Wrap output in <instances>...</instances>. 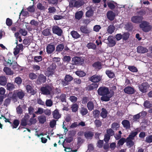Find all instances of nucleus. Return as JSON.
Returning a JSON list of instances; mask_svg holds the SVG:
<instances>
[{
	"instance_id": "1",
	"label": "nucleus",
	"mask_w": 152,
	"mask_h": 152,
	"mask_svg": "<svg viewBox=\"0 0 152 152\" xmlns=\"http://www.w3.org/2000/svg\"><path fill=\"white\" fill-rule=\"evenodd\" d=\"M84 2L83 0H72L69 3V5L71 7H79L83 5Z\"/></svg>"
},
{
	"instance_id": "2",
	"label": "nucleus",
	"mask_w": 152,
	"mask_h": 152,
	"mask_svg": "<svg viewBox=\"0 0 152 152\" xmlns=\"http://www.w3.org/2000/svg\"><path fill=\"white\" fill-rule=\"evenodd\" d=\"M140 26L142 30L145 32L150 31L152 28V27L150 24L146 21H143L140 24Z\"/></svg>"
},
{
	"instance_id": "3",
	"label": "nucleus",
	"mask_w": 152,
	"mask_h": 152,
	"mask_svg": "<svg viewBox=\"0 0 152 152\" xmlns=\"http://www.w3.org/2000/svg\"><path fill=\"white\" fill-rule=\"evenodd\" d=\"M53 89V87L49 86H47L41 88V90L42 93L44 95L50 94Z\"/></svg>"
},
{
	"instance_id": "4",
	"label": "nucleus",
	"mask_w": 152,
	"mask_h": 152,
	"mask_svg": "<svg viewBox=\"0 0 152 152\" xmlns=\"http://www.w3.org/2000/svg\"><path fill=\"white\" fill-rule=\"evenodd\" d=\"M56 65L52 64L48 68L47 71L45 73V75L48 76L52 75L54 73V71L56 69Z\"/></svg>"
},
{
	"instance_id": "5",
	"label": "nucleus",
	"mask_w": 152,
	"mask_h": 152,
	"mask_svg": "<svg viewBox=\"0 0 152 152\" xmlns=\"http://www.w3.org/2000/svg\"><path fill=\"white\" fill-rule=\"evenodd\" d=\"M149 87V85L147 83H143L139 86V90L143 93L146 92Z\"/></svg>"
},
{
	"instance_id": "6",
	"label": "nucleus",
	"mask_w": 152,
	"mask_h": 152,
	"mask_svg": "<svg viewBox=\"0 0 152 152\" xmlns=\"http://www.w3.org/2000/svg\"><path fill=\"white\" fill-rule=\"evenodd\" d=\"M84 59L82 57L75 56L72 58V64L75 65L81 64L84 61Z\"/></svg>"
},
{
	"instance_id": "7",
	"label": "nucleus",
	"mask_w": 152,
	"mask_h": 152,
	"mask_svg": "<svg viewBox=\"0 0 152 152\" xmlns=\"http://www.w3.org/2000/svg\"><path fill=\"white\" fill-rule=\"evenodd\" d=\"M98 93L99 95L102 96L106 95L110 93V92L109 91V89L107 88L103 87H101L98 89Z\"/></svg>"
},
{
	"instance_id": "8",
	"label": "nucleus",
	"mask_w": 152,
	"mask_h": 152,
	"mask_svg": "<svg viewBox=\"0 0 152 152\" xmlns=\"http://www.w3.org/2000/svg\"><path fill=\"white\" fill-rule=\"evenodd\" d=\"M113 95V92H110L106 95H102V96L101 98V99L103 101L107 102L110 100V98Z\"/></svg>"
},
{
	"instance_id": "9",
	"label": "nucleus",
	"mask_w": 152,
	"mask_h": 152,
	"mask_svg": "<svg viewBox=\"0 0 152 152\" xmlns=\"http://www.w3.org/2000/svg\"><path fill=\"white\" fill-rule=\"evenodd\" d=\"M53 32L58 36H60L62 35V30L57 26H55L52 28Z\"/></svg>"
},
{
	"instance_id": "10",
	"label": "nucleus",
	"mask_w": 152,
	"mask_h": 152,
	"mask_svg": "<svg viewBox=\"0 0 152 152\" xmlns=\"http://www.w3.org/2000/svg\"><path fill=\"white\" fill-rule=\"evenodd\" d=\"M102 79V77L100 75H94L90 78V80L94 83H97L100 81Z\"/></svg>"
},
{
	"instance_id": "11",
	"label": "nucleus",
	"mask_w": 152,
	"mask_h": 152,
	"mask_svg": "<svg viewBox=\"0 0 152 152\" xmlns=\"http://www.w3.org/2000/svg\"><path fill=\"white\" fill-rule=\"evenodd\" d=\"M23 49V45L22 44H20L17 45L16 47L14 48L13 52L15 56L18 54L20 50H22Z\"/></svg>"
},
{
	"instance_id": "12",
	"label": "nucleus",
	"mask_w": 152,
	"mask_h": 152,
	"mask_svg": "<svg viewBox=\"0 0 152 152\" xmlns=\"http://www.w3.org/2000/svg\"><path fill=\"white\" fill-rule=\"evenodd\" d=\"M115 13L112 11H109L107 13V16L108 19L110 20H113L115 16Z\"/></svg>"
},
{
	"instance_id": "13",
	"label": "nucleus",
	"mask_w": 152,
	"mask_h": 152,
	"mask_svg": "<svg viewBox=\"0 0 152 152\" xmlns=\"http://www.w3.org/2000/svg\"><path fill=\"white\" fill-rule=\"evenodd\" d=\"M137 51L139 53H147L148 50L145 47L142 46H139L137 47Z\"/></svg>"
},
{
	"instance_id": "14",
	"label": "nucleus",
	"mask_w": 152,
	"mask_h": 152,
	"mask_svg": "<svg viewBox=\"0 0 152 152\" xmlns=\"http://www.w3.org/2000/svg\"><path fill=\"white\" fill-rule=\"evenodd\" d=\"M124 91L126 93L128 94H132L135 92L134 88L130 86H127L124 89Z\"/></svg>"
},
{
	"instance_id": "15",
	"label": "nucleus",
	"mask_w": 152,
	"mask_h": 152,
	"mask_svg": "<svg viewBox=\"0 0 152 152\" xmlns=\"http://www.w3.org/2000/svg\"><path fill=\"white\" fill-rule=\"evenodd\" d=\"M142 19V17L138 16H134L131 18L132 21L133 23H140Z\"/></svg>"
},
{
	"instance_id": "16",
	"label": "nucleus",
	"mask_w": 152,
	"mask_h": 152,
	"mask_svg": "<svg viewBox=\"0 0 152 152\" xmlns=\"http://www.w3.org/2000/svg\"><path fill=\"white\" fill-rule=\"evenodd\" d=\"M55 50V47L54 45L49 44L47 45L46 51L48 53L50 54L52 53Z\"/></svg>"
},
{
	"instance_id": "17",
	"label": "nucleus",
	"mask_w": 152,
	"mask_h": 152,
	"mask_svg": "<svg viewBox=\"0 0 152 152\" xmlns=\"http://www.w3.org/2000/svg\"><path fill=\"white\" fill-rule=\"evenodd\" d=\"M125 5L116 4V8L115 10V12L116 14L118 15L120 13V11L123 10V9L124 8Z\"/></svg>"
},
{
	"instance_id": "18",
	"label": "nucleus",
	"mask_w": 152,
	"mask_h": 152,
	"mask_svg": "<svg viewBox=\"0 0 152 152\" xmlns=\"http://www.w3.org/2000/svg\"><path fill=\"white\" fill-rule=\"evenodd\" d=\"M80 31L85 34H88L91 32V30L88 28L86 26H81L80 28Z\"/></svg>"
},
{
	"instance_id": "19",
	"label": "nucleus",
	"mask_w": 152,
	"mask_h": 152,
	"mask_svg": "<svg viewBox=\"0 0 152 152\" xmlns=\"http://www.w3.org/2000/svg\"><path fill=\"white\" fill-rule=\"evenodd\" d=\"M107 39L109 42L108 44L110 47H113L115 45V41L113 37L109 36L108 37Z\"/></svg>"
},
{
	"instance_id": "20",
	"label": "nucleus",
	"mask_w": 152,
	"mask_h": 152,
	"mask_svg": "<svg viewBox=\"0 0 152 152\" xmlns=\"http://www.w3.org/2000/svg\"><path fill=\"white\" fill-rule=\"evenodd\" d=\"M29 117V116L28 115L24 117L21 120L20 125L23 126H25L28 125V123H27V121H28Z\"/></svg>"
},
{
	"instance_id": "21",
	"label": "nucleus",
	"mask_w": 152,
	"mask_h": 152,
	"mask_svg": "<svg viewBox=\"0 0 152 152\" xmlns=\"http://www.w3.org/2000/svg\"><path fill=\"white\" fill-rule=\"evenodd\" d=\"M3 71L8 75H10L14 74V72L11 69L8 67H5L3 69Z\"/></svg>"
},
{
	"instance_id": "22",
	"label": "nucleus",
	"mask_w": 152,
	"mask_h": 152,
	"mask_svg": "<svg viewBox=\"0 0 152 152\" xmlns=\"http://www.w3.org/2000/svg\"><path fill=\"white\" fill-rule=\"evenodd\" d=\"M12 68L16 71H21L22 70V68L16 62H15L12 64Z\"/></svg>"
},
{
	"instance_id": "23",
	"label": "nucleus",
	"mask_w": 152,
	"mask_h": 152,
	"mask_svg": "<svg viewBox=\"0 0 152 152\" xmlns=\"http://www.w3.org/2000/svg\"><path fill=\"white\" fill-rule=\"evenodd\" d=\"M108 6L111 10H113L116 8L117 3L113 1H111L110 2H107Z\"/></svg>"
},
{
	"instance_id": "24",
	"label": "nucleus",
	"mask_w": 152,
	"mask_h": 152,
	"mask_svg": "<svg viewBox=\"0 0 152 152\" xmlns=\"http://www.w3.org/2000/svg\"><path fill=\"white\" fill-rule=\"evenodd\" d=\"M7 83V78L5 76H2L0 77V84L2 86H4Z\"/></svg>"
},
{
	"instance_id": "25",
	"label": "nucleus",
	"mask_w": 152,
	"mask_h": 152,
	"mask_svg": "<svg viewBox=\"0 0 152 152\" xmlns=\"http://www.w3.org/2000/svg\"><path fill=\"white\" fill-rule=\"evenodd\" d=\"M124 127L126 129H128L130 128V125L129 121L126 120L123 121L121 123Z\"/></svg>"
},
{
	"instance_id": "26",
	"label": "nucleus",
	"mask_w": 152,
	"mask_h": 152,
	"mask_svg": "<svg viewBox=\"0 0 152 152\" xmlns=\"http://www.w3.org/2000/svg\"><path fill=\"white\" fill-rule=\"evenodd\" d=\"M94 135V133L90 131L86 132L84 133L85 137L88 139H91Z\"/></svg>"
},
{
	"instance_id": "27",
	"label": "nucleus",
	"mask_w": 152,
	"mask_h": 152,
	"mask_svg": "<svg viewBox=\"0 0 152 152\" xmlns=\"http://www.w3.org/2000/svg\"><path fill=\"white\" fill-rule=\"evenodd\" d=\"M6 88L7 90L12 91L15 88V86L13 83H8L7 84Z\"/></svg>"
},
{
	"instance_id": "28",
	"label": "nucleus",
	"mask_w": 152,
	"mask_h": 152,
	"mask_svg": "<svg viewBox=\"0 0 152 152\" xmlns=\"http://www.w3.org/2000/svg\"><path fill=\"white\" fill-rule=\"evenodd\" d=\"M46 79L45 76L43 75H40L38 77L37 81L41 83H44L46 81Z\"/></svg>"
},
{
	"instance_id": "29",
	"label": "nucleus",
	"mask_w": 152,
	"mask_h": 152,
	"mask_svg": "<svg viewBox=\"0 0 152 152\" xmlns=\"http://www.w3.org/2000/svg\"><path fill=\"white\" fill-rule=\"evenodd\" d=\"M53 117L56 119H58L61 117V115L57 110H55L53 113Z\"/></svg>"
},
{
	"instance_id": "30",
	"label": "nucleus",
	"mask_w": 152,
	"mask_h": 152,
	"mask_svg": "<svg viewBox=\"0 0 152 152\" xmlns=\"http://www.w3.org/2000/svg\"><path fill=\"white\" fill-rule=\"evenodd\" d=\"M38 119L39 121V122L42 124H44L46 121V116L43 115L39 116Z\"/></svg>"
},
{
	"instance_id": "31",
	"label": "nucleus",
	"mask_w": 152,
	"mask_h": 152,
	"mask_svg": "<svg viewBox=\"0 0 152 152\" xmlns=\"http://www.w3.org/2000/svg\"><path fill=\"white\" fill-rule=\"evenodd\" d=\"M83 15V13L82 11L77 12L75 14V18L77 20H80L82 17Z\"/></svg>"
},
{
	"instance_id": "32",
	"label": "nucleus",
	"mask_w": 152,
	"mask_h": 152,
	"mask_svg": "<svg viewBox=\"0 0 152 152\" xmlns=\"http://www.w3.org/2000/svg\"><path fill=\"white\" fill-rule=\"evenodd\" d=\"M70 34L72 37L74 38L77 39L79 38L80 37V35L77 31H71Z\"/></svg>"
},
{
	"instance_id": "33",
	"label": "nucleus",
	"mask_w": 152,
	"mask_h": 152,
	"mask_svg": "<svg viewBox=\"0 0 152 152\" xmlns=\"http://www.w3.org/2000/svg\"><path fill=\"white\" fill-rule=\"evenodd\" d=\"M26 88L28 93H31L32 94H34V91L30 86L28 85L26 86Z\"/></svg>"
},
{
	"instance_id": "34",
	"label": "nucleus",
	"mask_w": 152,
	"mask_h": 152,
	"mask_svg": "<svg viewBox=\"0 0 152 152\" xmlns=\"http://www.w3.org/2000/svg\"><path fill=\"white\" fill-rule=\"evenodd\" d=\"M133 140L130 138L128 137L126 140L127 145L129 146L130 147L133 146L134 144L133 142L132 141V140Z\"/></svg>"
},
{
	"instance_id": "35",
	"label": "nucleus",
	"mask_w": 152,
	"mask_h": 152,
	"mask_svg": "<svg viewBox=\"0 0 152 152\" xmlns=\"http://www.w3.org/2000/svg\"><path fill=\"white\" fill-rule=\"evenodd\" d=\"M106 73L107 76L110 78H113L115 76L114 73L109 70H107L106 71Z\"/></svg>"
},
{
	"instance_id": "36",
	"label": "nucleus",
	"mask_w": 152,
	"mask_h": 152,
	"mask_svg": "<svg viewBox=\"0 0 152 152\" xmlns=\"http://www.w3.org/2000/svg\"><path fill=\"white\" fill-rule=\"evenodd\" d=\"M115 29L114 26L112 25H110L107 29V31L109 34H112L114 31Z\"/></svg>"
},
{
	"instance_id": "37",
	"label": "nucleus",
	"mask_w": 152,
	"mask_h": 152,
	"mask_svg": "<svg viewBox=\"0 0 152 152\" xmlns=\"http://www.w3.org/2000/svg\"><path fill=\"white\" fill-rule=\"evenodd\" d=\"M93 66L96 69H100L102 68V66L101 63L99 62H97L94 63Z\"/></svg>"
},
{
	"instance_id": "38",
	"label": "nucleus",
	"mask_w": 152,
	"mask_h": 152,
	"mask_svg": "<svg viewBox=\"0 0 152 152\" xmlns=\"http://www.w3.org/2000/svg\"><path fill=\"white\" fill-rule=\"evenodd\" d=\"M87 47L89 49H92L93 50H95L96 48V45L91 42L88 43L87 45Z\"/></svg>"
},
{
	"instance_id": "39",
	"label": "nucleus",
	"mask_w": 152,
	"mask_h": 152,
	"mask_svg": "<svg viewBox=\"0 0 152 152\" xmlns=\"http://www.w3.org/2000/svg\"><path fill=\"white\" fill-rule=\"evenodd\" d=\"M107 113L105 109L103 108L102 109V111L100 114L101 116L103 118H105L107 116Z\"/></svg>"
},
{
	"instance_id": "40",
	"label": "nucleus",
	"mask_w": 152,
	"mask_h": 152,
	"mask_svg": "<svg viewBox=\"0 0 152 152\" xmlns=\"http://www.w3.org/2000/svg\"><path fill=\"white\" fill-rule=\"evenodd\" d=\"M5 61L6 62L7 65H9L10 66L12 65L15 62V61H13L12 58H9L7 60H5Z\"/></svg>"
},
{
	"instance_id": "41",
	"label": "nucleus",
	"mask_w": 152,
	"mask_h": 152,
	"mask_svg": "<svg viewBox=\"0 0 152 152\" xmlns=\"http://www.w3.org/2000/svg\"><path fill=\"white\" fill-rule=\"evenodd\" d=\"M87 107L90 110H92L94 108V104L92 102H89L87 103Z\"/></svg>"
},
{
	"instance_id": "42",
	"label": "nucleus",
	"mask_w": 152,
	"mask_h": 152,
	"mask_svg": "<svg viewBox=\"0 0 152 152\" xmlns=\"http://www.w3.org/2000/svg\"><path fill=\"white\" fill-rule=\"evenodd\" d=\"M24 96V92L21 90L18 92L17 93V96L20 99H22Z\"/></svg>"
},
{
	"instance_id": "43",
	"label": "nucleus",
	"mask_w": 152,
	"mask_h": 152,
	"mask_svg": "<svg viewBox=\"0 0 152 152\" xmlns=\"http://www.w3.org/2000/svg\"><path fill=\"white\" fill-rule=\"evenodd\" d=\"M98 86V85L97 83H93L90 85L89 86V89L92 90L94 89H96Z\"/></svg>"
},
{
	"instance_id": "44",
	"label": "nucleus",
	"mask_w": 152,
	"mask_h": 152,
	"mask_svg": "<svg viewBox=\"0 0 152 152\" xmlns=\"http://www.w3.org/2000/svg\"><path fill=\"white\" fill-rule=\"evenodd\" d=\"M94 12L93 10L91 9L89 10L86 13V16L87 17H89L93 15Z\"/></svg>"
},
{
	"instance_id": "45",
	"label": "nucleus",
	"mask_w": 152,
	"mask_h": 152,
	"mask_svg": "<svg viewBox=\"0 0 152 152\" xmlns=\"http://www.w3.org/2000/svg\"><path fill=\"white\" fill-rule=\"evenodd\" d=\"M19 124V121L18 120H15L14 121L13 124L12 125V129L16 128Z\"/></svg>"
},
{
	"instance_id": "46",
	"label": "nucleus",
	"mask_w": 152,
	"mask_h": 152,
	"mask_svg": "<svg viewBox=\"0 0 152 152\" xmlns=\"http://www.w3.org/2000/svg\"><path fill=\"white\" fill-rule=\"evenodd\" d=\"M37 122L36 119L31 118L29 120V122L28 123V125L31 126L32 124H34Z\"/></svg>"
},
{
	"instance_id": "47",
	"label": "nucleus",
	"mask_w": 152,
	"mask_h": 152,
	"mask_svg": "<svg viewBox=\"0 0 152 152\" xmlns=\"http://www.w3.org/2000/svg\"><path fill=\"white\" fill-rule=\"evenodd\" d=\"M64 46L62 44H60L57 45L56 47V50L57 51H61L64 48Z\"/></svg>"
},
{
	"instance_id": "48",
	"label": "nucleus",
	"mask_w": 152,
	"mask_h": 152,
	"mask_svg": "<svg viewBox=\"0 0 152 152\" xmlns=\"http://www.w3.org/2000/svg\"><path fill=\"white\" fill-rule=\"evenodd\" d=\"M80 112L83 115H84L87 113L88 111L86 108L83 107L81 108Z\"/></svg>"
},
{
	"instance_id": "49",
	"label": "nucleus",
	"mask_w": 152,
	"mask_h": 152,
	"mask_svg": "<svg viewBox=\"0 0 152 152\" xmlns=\"http://www.w3.org/2000/svg\"><path fill=\"white\" fill-rule=\"evenodd\" d=\"M76 74L80 77H83L85 76L86 74L83 72L81 71H77L75 72Z\"/></svg>"
},
{
	"instance_id": "50",
	"label": "nucleus",
	"mask_w": 152,
	"mask_h": 152,
	"mask_svg": "<svg viewBox=\"0 0 152 152\" xmlns=\"http://www.w3.org/2000/svg\"><path fill=\"white\" fill-rule=\"evenodd\" d=\"M119 127V124L117 123H113L112 124V128L114 130H117Z\"/></svg>"
},
{
	"instance_id": "51",
	"label": "nucleus",
	"mask_w": 152,
	"mask_h": 152,
	"mask_svg": "<svg viewBox=\"0 0 152 152\" xmlns=\"http://www.w3.org/2000/svg\"><path fill=\"white\" fill-rule=\"evenodd\" d=\"M78 106L76 104L72 105L71 107L72 110V112H75L77 110Z\"/></svg>"
},
{
	"instance_id": "52",
	"label": "nucleus",
	"mask_w": 152,
	"mask_h": 152,
	"mask_svg": "<svg viewBox=\"0 0 152 152\" xmlns=\"http://www.w3.org/2000/svg\"><path fill=\"white\" fill-rule=\"evenodd\" d=\"M44 112L43 109L40 107H39L38 108V110L35 112V113L37 114H41L43 113Z\"/></svg>"
},
{
	"instance_id": "53",
	"label": "nucleus",
	"mask_w": 152,
	"mask_h": 152,
	"mask_svg": "<svg viewBox=\"0 0 152 152\" xmlns=\"http://www.w3.org/2000/svg\"><path fill=\"white\" fill-rule=\"evenodd\" d=\"M22 82L21 79L20 77H17L15 79V82L18 84H21Z\"/></svg>"
},
{
	"instance_id": "54",
	"label": "nucleus",
	"mask_w": 152,
	"mask_h": 152,
	"mask_svg": "<svg viewBox=\"0 0 152 152\" xmlns=\"http://www.w3.org/2000/svg\"><path fill=\"white\" fill-rule=\"evenodd\" d=\"M144 105L145 107L149 108L151 107L152 104L149 101H146L144 102Z\"/></svg>"
},
{
	"instance_id": "55",
	"label": "nucleus",
	"mask_w": 152,
	"mask_h": 152,
	"mask_svg": "<svg viewBox=\"0 0 152 152\" xmlns=\"http://www.w3.org/2000/svg\"><path fill=\"white\" fill-rule=\"evenodd\" d=\"M63 61L67 63L69 62L71 60V57L69 56H65L63 58Z\"/></svg>"
},
{
	"instance_id": "56",
	"label": "nucleus",
	"mask_w": 152,
	"mask_h": 152,
	"mask_svg": "<svg viewBox=\"0 0 152 152\" xmlns=\"http://www.w3.org/2000/svg\"><path fill=\"white\" fill-rule=\"evenodd\" d=\"M42 34L44 35L45 36L49 35L50 34L49 29H46L44 30L42 32Z\"/></svg>"
},
{
	"instance_id": "57",
	"label": "nucleus",
	"mask_w": 152,
	"mask_h": 152,
	"mask_svg": "<svg viewBox=\"0 0 152 152\" xmlns=\"http://www.w3.org/2000/svg\"><path fill=\"white\" fill-rule=\"evenodd\" d=\"M128 69L130 71L133 72H137V68L133 66H129L128 67Z\"/></svg>"
},
{
	"instance_id": "58",
	"label": "nucleus",
	"mask_w": 152,
	"mask_h": 152,
	"mask_svg": "<svg viewBox=\"0 0 152 152\" xmlns=\"http://www.w3.org/2000/svg\"><path fill=\"white\" fill-rule=\"evenodd\" d=\"M37 7L38 9L40 10H45V9L44 6H43L40 3L37 4Z\"/></svg>"
},
{
	"instance_id": "59",
	"label": "nucleus",
	"mask_w": 152,
	"mask_h": 152,
	"mask_svg": "<svg viewBox=\"0 0 152 152\" xmlns=\"http://www.w3.org/2000/svg\"><path fill=\"white\" fill-rule=\"evenodd\" d=\"M20 33L23 36H26L27 33V31L24 29H21L19 31Z\"/></svg>"
},
{
	"instance_id": "60",
	"label": "nucleus",
	"mask_w": 152,
	"mask_h": 152,
	"mask_svg": "<svg viewBox=\"0 0 152 152\" xmlns=\"http://www.w3.org/2000/svg\"><path fill=\"white\" fill-rule=\"evenodd\" d=\"M69 99L72 102L75 103L77 101V98L75 96H72L70 97Z\"/></svg>"
},
{
	"instance_id": "61",
	"label": "nucleus",
	"mask_w": 152,
	"mask_h": 152,
	"mask_svg": "<svg viewBox=\"0 0 152 152\" xmlns=\"http://www.w3.org/2000/svg\"><path fill=\"white\" fill-rule=\"evenodd\" d=\"M45 104L47 106L51 107L53 104V102L50 99H47L46 100Z\"/></svg>"
},
{
	"instance_id": "62",
	"label": "nucleus",
	"mask_w": 152,
	"mask_h": 152,
	"mask_svg": "<svg viewBox=\"0 0 152 152\" xmlns=\"http://www.w3.org/2000/svg\"><path fill=\"white\" fill-rule=\"evenodd\" d=\"M12 23V20L10 18H8L6 20V25L8 26H11Z\"/></svg>"
},
{
	"instance_id": "63",
	"label": "nucleus",
	"mask_w": 152,
	"mask_h": 152,
	"mask_svg": "<svg viewBox=\"0 0 152 152\" xmlns=\"http://www.w3.org/2000/svg\"><path fill=\"white\" fill-rule=\"evenodd\" d=\"M138 132H132L129 135L128 137L134 139V137L137 134Z\"/></svg>"
},
{
	"instance_id": "64",
	"label": "nucleus",
	"mask_w": 152,
	"mask_h": 152,
	"mask_svg": "<svg viewBox=\"0 0 152 152\" xmlns=\"http://www.w3.org/2000/svg\"><path fill=\"white\" fill-rule=\"evenodd\" d=\"M145 141L148 143L152 142V135H149L146 138Z\"/></svg>"
}]
</instances>
